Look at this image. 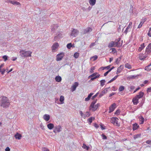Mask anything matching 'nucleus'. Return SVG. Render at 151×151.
<instances>
[{
  "label": "nucleus",
  "instance_id": "8",
  "mask_svg": "<svg viewBox=\"0 0 151 151\" xmlns=\"http://www.w3.org/2000/svg\"><path fill=\"white\" fill-rule=\"evenodd\" d=\"M92 30V29L90 27H88L86 29H83V34H84L86 33H88L91 32Z\"/></svg>",
  "mask_w": 151,
  "mask_h": 151
},
{
  "label": "nucleus",
  "instance_id": "33",
  "mask_svg": "<svg viewBox=\"0 0 151 151\" xmlns=\"http://www.w3.org/2000/svg\"><path fill=\"white\" fill-rule=\"evenodd\" d=\"M131 28L132 27L131 26H129L128 25L127 27L126 28L125 30L124 31V33L126 34L128 32L130 31Z\"/></svg>",
  "mask_w": 151,
  "mask_h": 151
},
{
  "label": "nucleus",
  "instance_id": "43",
  "mask_svg": "<svg viewBox=\"0 0 151 151\" xmlns=\"http://www.w3.org/2000/svg\"><path fill=\"white\" fill-rule=\"evenodd\" d=\"M120 40L119 39L118 40H117L116 41V42L117 44L116 45V47H119L120 46H121V45H120Z\"/></svg>",
  "mask_w": 151,
  "mask_h": 151
},
{
  "label": "nucleus",
  "instance_id": "25",
  "mask_svg": "<svg viewBox=\"0 0 151 151\" xmlns=\"http://www.w3.org/2000/svg\"><path fill=\"white\" fill-rule=\"evenodd\" d=\"M47 127L48 129H52L54 127V125L53 124L49 123L47 124Z\"/></svg>",
  "mask_w": 151,
  "mask_h": 151
},
{
  "label": "nucleus",
  "instance_id": "2",
  "mask_svg": "<svg viewBox=\"0 0 151 151\" xmlns=\"http://www.w3.org/2000/svg\"><path fill=\"white\" fill-rule=\"evenodd\" d=\"M20 55L22 58H26L31 57L32 52L30 51H26L25 50H22L19 51Z\"/></svg>",
  "mask_w": 151,
  "mask_h": 151
},
{
  "label": "nucleus",
  "instance_id": "40",
  "mask_svg": "<svg viewBox=\"0 0 151 151\" xmlns=\"http://www.w3.org/2000/svg\"><path fill=\"white\" fill-rule=\"evenodd\" d=\"M141 136V134H135L134 136V139L139 138Z\"/></svg>",
  "mask_w": 151,
  "mask_h": 151
},
{
  "label": "nucleus",
  "instance_id": "24",
  "mask_svg": "<svg viewBox=\"0 0 151 151\" xmlns=\"http://www.w3.org/2000/svg\"><path fill=\"white\" fill-rule=\"evenodd\" d=\"M10 3L12 4L16 5H19V6L20 5V3L19 2H17L15 1H9Z\"/></svg>",
  "mask_w": 151,
  "mask_h": 151
},
{
  "label": "nucleus",
  "instance_id": "61",
  "mask_svg": "<svg viewBox=\"0 0 151 151\" xmlns=\"http://www.w3.org/2000/svg\"><path fill=\"white\" fill-rule=\"evenodd\" d=\"M120 111L119 109L117 110L115 113V114L119 115L120 114Z\"/></svg>",
  "mask_w": 151,
  "mask_h": 151
},
{
  "label": "nucleus",
  "instance_id": "35",
  "mask_svg": "<svg viewBox=\"0 0 151 151\" xmlns=\"http://www.w3.org/2000/svg\"><path fill=\"white\" fill-rule=\"evenodd\" d=\"M62 37V35L61 33L59 34L58 35L56 36H55L54 38V40H56L58 38H60Z\"/></svg>",
  "mask_w": 151,
  "mask_h": 151
},
{
  "label": "nucleus",
  "instance_id": "22",
  "mask_svg": "<svg viewBox=\"0 0 151 151\" xmlns=\"http://www.w3.org/2000/svg\"><path fill=\"white\" fill-rule=\"evenodd\" d=\"M115 45H114V42L112 41L108 45V47L109 48H110L112 47H114Z\"/></svg>",
  "mask_w": 151,
  "mask_h": 151
},
{
  "label": "nucleus",
  "instance_id": "52",
  "mask_svg": "<svg viewBox=\"0 0 151 151\" xmlns=\"http://www.w3.org/2000/svg\"><path fill=\"white\" fill-rule=\"evenodd\" d=\"M42 151H50L48 148L45 147L42 148Z\"/></svg>",
  "mask_w": 151,
  "mask_h": 151
},
{
  "label": "nucleus",
  "instance_id": "3",
  "mask_svg": "<svg viewBox=\"0 0 151 151\" xmlns=\"http://www.w3.org/2000/svg\"><path fill=\"white\" fill-rule=\"evenodd\" d=\"M129 11L130 13V15H131L136 16L137 14L136 9L135 8H133L132 5H130V9Z\"/></svg>",
  "mask_w": 151,
  "mask_h": 151
},
{
  "label": "nucleus",
  "instance_id": "5",
  "mask_svg": "<svg viewBox=\"0 0 151 151\" xmlns=\"http://www.w3.org/2000/svg\"><path fill=\"white\" fill-rule=\"evenodd\" d=\"M78 33L79 31L78 30L73 28L71 31V35L72 36L76 37L78 35Z\"/></svg>",
  "mask_w": 151,
  "mask_h": 151
},
{
  "label": "nucleus",
  "instance_id": "39",
  "mask_svg": "<svg viewBox=\"0 0 151 151\" xmlns=\"http://www.w3.org/2000/svg\"><path fill=\"white\" fill-rule=\"evenodd\" d=\"M82 147L87 150H88L89 148V146H87L86 144H83V146H82Z\"/></svg>",
  "mask_w": 151,
  "mask_h": 151
},
{
  "label": "nucleus",
  "instance_id": "30",
  "mask_svg": "<svg viewBox=\"0 0 151 151\" xmlns=\"http://www.w3.org/2000/svg\"><path fill=\"white\" fill-rule=\"evenodd\" d=\"M55 80L57 82H59L61 81L62 78L60 76H57L55 78Z\"/></svg>",
  "mask_w": 151,
  "mask_h": 151
},
{
  "label": "nucleus",
  "instance_id": "32",
  "mask_svg": "<svg viewBox=\"0 0 151 151\" xmlns=\"http://www.w3.org/2000/svg\"><path fill=\"white\" fill-rule=\"evenodd\" d=\"M106 93V91L105 90H103L102 91L100 95H99V97L101 98L102 96L104 95Z\"/></svg>",
  "mask_w": 151,
  "mask_h": 151
},
{
  "label": "nucleus",
  "instance_id": "19",
  "mask_svg": "<svg viewBox=\"0 0 151 151\" xmlns=\"http://www.w3.org/2000/svg\"><path fill=\"white\" fill-rule=\"evenodd\" d=\"M139 98H137L136 96L135 98H134L132 99V101L134 105H137L138 103Z\"/></svg>",
  "mask_w": 151,
  "mask_h": 151
},
{
  "label": "nucleus",
  "instance_id": "12",
  "mask_svg": "<svg viewBox=\"0 0 151 151\" xmlns=\"http://www.w3.org/2000/svg\"><path fill=\"white\" fill-rule=\"evenodd\" d=\"M145 52L147 54H150L151 52V43H150L147 47Z\"/></svg>",
  "mask_w": 151,
  "mask_h": 151
},
{
  "label": "nucleus",
  "instance_id": "59",
  "mask_svg": "<svg viewBox=\"0 0 151 151\" xmlns=\"http://www.w3.org/2000/svg\"><path fill=\"white\" fill-rule=\"evenodd\" d=\"M5 71H6V70L5 69H3L2 70H1V71H0V72L1 73V74L2 75H3L4 74Z\"/></svg>",
  "mask_w": 151,
  "mask_h": 151
},
{
  "label": "nucleus",
  "instance_id": "14",
  "mask_svg": "<svg viewBox=\"0 0 151 151\" xmlns=\"http://www.w3.org/2000/svg\"><path fill=\"white\" fill-rule=\"evenodd\" d=\"M50 116L49 115L45 114L43 116V118L46 121H48L50 119Z\"/></svg>",
  "mask_w": 151,
  "mask_h": 151
},
{
  "label": "nucleus",
  "instance_id": "46",
  "mask_svg": "<svg viewBox=\"0 0 151 151\" xmlns=\"http://www.w3.org/2000/svg\"><path fill=\"white\" fill-rule=\"evenodd\" d=\"M94 119V118H93V117H91L88 119V122L90 123V124H91L92 123L93 120Z\"/></svg>",
  "mask_w": 151,
  "mask_h": 151
},
{
  "label": "nucleus",
  "instance_id": "55",
  "mask_svg": "<svg viewBox=\"0 0 151 151\" xmlns=\"http://www.w3.org/2000/svg\"><path fill=\"white\" fill-rule=\"evenodd\" d=\"M2 58L5 61H6L8 58V56L6 55L3 56Z\"/></svg>",
  "mask_w": 151,
  "mask_h": 151
},
{
  "label": "nucleus",
  "instance_id": "57",
  "mask_svg": "<svg viewBox=\"0 0 151 151\" xmlns=\"http://www.w3.org/2000/svg\"><path fill=\"white\" fill-rule=\"evenodd\" d=\"M110 66H111V65H108L107 66H106V67H104L103 68V69H102V70H104L105 69H109V68H110Z\"/></svg>",
  "mask_w": 151,
  "mask_h": 151
},
{
  "label": "nucleus",
  "instance_id": "49",
  "mask_svg": "<svg viewBox=\"0 0 151 151\" xmlns=\"http://www.w3.org/2000/svg\"><path fill=\"white\" fill-rule=\"evenodd\" d=\"M72 47V44L71 43H69L67 44V47L68 48L70 49Z\"/></svg>",
  "mask_w": 151,
  "mask_h": 151
},
{
  "label": "nucleus",
  "instance_id": "37",
  "mask_svg": "<svg viewBox=\"0 0 151 151\" xmlns=\"http://www.w3.org/2000/svg\"><path fill=\"white\" fill-rule=\"evenodd\" d=\"M151 66V64H150L148 66H146L145 68V70L147 71H149L151 70V68H150V66Z\"/></svg>",
  "mask_w": 151,
  "mask_h": 151
},
{
  "label": "nucleus",
  "instance_id": "7",
  "mask_svg": "<svg viewBox=\"0 0 151 151\" xmlns=\"http://www.w3.org/2000/svg\"><path fill=\"white\" fill-rule=\"evenodd\" d=\"M62 127L60 125L56 126L53 130V132L56 133L57 132H59L61 131Z\"/></svg>",
  "mask_w": 151,
  "mask_h": 151
},
{
  "label": "nucleus",
  "instance_id": "9",
  "mask_svg": "<svg viewBox=\"0 0 151 151\" xmlns=\"http://www.w3.org/2000/svg\"><path fill=\"white\" fill-rule=\"evenodd\" d=\"M116 104L115 103H113L111 105L109 108V113H110L113 112L115 108H116Z\"/></svg>",
  "mask_w": 151,
  "mask_h": 151
},
{
  "label": "nucleus",
  "instance_id": "23",
  "mask_svg": "<svg viewBox=\"0 0 151 151\" xmlns=\"http://www.w3.org/2000/svg\"><path fill=\"white\" fill-rule=\"evenodd\" d=\"M96 0H89V2L91 6L94 5L96 2Z\"/></svg>",
  "mask_w": 151,
  "mask_h": 151
},
{
  "label": "nucleus",
  "instance_id": "60",
  "mask_svg": "<svg viewBox=\"0 0 151 151\" xmlns=\"http://www.w3.org/2000/svg\"><path fill=\"white\" fill-rule=\"evenodd\" d=\"M121 60V58L120 57L117 58L116 60L115 63H116L117 64L118 62H119V61H120Z\"/></svg>",
  "mask_w": 151,
  "mask_h": 151
},
{
  "label": "nucleus",
  "instance_id": "10",
  "mask_svg": "<svg viewBox=\"0 0 151 151\" xmlns=\"http://www.w3.org/2000/svg\"><path fill=\"white\" fill-rule=\"evenodd\" d=\"M59 46L58 44V43H55L52 46V50L53 52H55L58 49Z\"/></svg>",
  "mask_w": 151,
  "mask_h": 151
},
{
  "label": "nucleus",
  "instance_id": "41",
  "mask_svg": "<svg viewBox=\"0 0 151 151\" xmlns=\"http://www.w3.org/2000/svg\"><path fill=\"white\" fill-rule=\"evenodd\" d=\"M125 88L123 86H120L119 88V91L121 92L123 91Z\"/></svg>",
  "mask_w": 151,
  "mask_h": 151
},
{
  "label": "nucleus",
  "instance_id": "36",
  "mask_svg": "<svg viewBox=\"0 0 151 151\" xmlns=\"http://www.w3.org/2000/svg\"><path fill=\"white\" fill-rule=\"evenodd\" d=\"M145 47L144 46V43H143L141 45V47H139L138 49V50L139 51H141Z\"/></svg>",
  "mask_w": 151,
  "mask_h": 151
},
{
  "label": "nucleus",
  "instance_id": "31",
  "mask_svg": "<svg viewBox=\"0 0 151 151\" xmlns=\"http://www.w3.org/2000/svg\"><path fill=\"white\" fill-rule=\"evenodd\" d=\"M58 26L57 24L54 25L53 26L51 27V30L52 31L56 29H57Z\"/></svg>",
  "mask_w": 151,
  "mask_h": 151
},
{
  "label": "nucleus",
  "instance_id": "11",
  "mask_svg": "<svg viewBox=\"0 0 151 151\" xmlns=\"http://www.w3.org/2000/svg\"><path fill=\"white\" fill-rule=\"evenodd\" d=\"M78 83L77 82H76L74 83V84L71 87V90L73 92L75 91L76 89V88L78 86Z\"/></svg>",
  "mask_w": 151,
  "mask_h": 151
},
{
  "label": "nucleus",
  "instance_id": "6",
  "mask_svg": "<svg viewBox=\"0 0 151 151\" xmlns=\"http://www.w3.org/2000/svg\"><path fill=\"white\" fill-rule=\"evenodd\" d=\"M64 53L61 52L57 56L56 60L59 61L61 60L64 56Z\"/></svg>",
  "mask_w": 151,
  "mask_h": 151
},
{
  "label": "nucleus",
  "instance_id": "17",
  "mask_svg": "<svg viewBox=\"0 0 151 151\" xmlns=\"http://www.w3.org/2000/svg\"><path fill=\"white\" fill-rule=\"evenodd\" d=\"M140 124H142L144 123V119L142 116H140L139 117Z\"/></svg>",
  "mask_w": 151,
  "mask_h": 151
},
{
  "label": "nucleus",
  "instance_id": "26",
  "mask_svg": "<svg viewBox=\"0 0 151 151\" xmlns=\"http://www.w3.org/2000/svg\"><path fill=\"white\" fill-rule=\"evenodd\" d=\"M119 76V75H117L115 76L114 78H112L111 79L110 81H109L107 83V84H108L110 83H111L114 80H115L117 77Z\"/></svg>",
  "mask_w": 151,
  "mask_h": 151
},
{
  "label": "nucleus",
  "instance_id": "58",
  "mask_svg": "<svg viewBox=\"0 0 151 151\" xmlns=\"http://www.w3.org/2000/svg\"><path fill=\"white\" fill-rule=\"evenodd\" d=\"M95 68L94 67H92L91 68V70L90 71V73H93V70H95Z\"/></svg>",
  "mask_w": 151,
  "mask_h": 151
},
{
  "label": "nucleus",
  "instance_id": "21",
  "mask_svg": "<svg viewBox=\"0 0 151 151\" xmlns=\"http://www.w3.org/2000/svg\"><path fill=\"white\" fill-rule=\"evenodd\" d=\"M93 94V93H90L88 96V97L86 98L85 99V101H88L90 100L91 97L92 95Z\"/></svg>",
  "mask_w": 151,
  "mask_h": 151
},
{
  "label": "nucleus",
  "instance_id": "62",
  "mask_svg": "<svg viewBox=\"0 0 151 151\" xmlns=\"http://www.w3.org/2000/svg\"><path fill=\"white\" fill-rule=\"evenodd\" d=\"M100 125L101 126V128L102 129L104 130L105 129V126H104L102 124H101Z\"/></svg>",
  "mask_w": 151,
  "mask_h": 151
},
{
  "label": "nucleus",
  "instance_id": "45",
  "mask_svg": "<svg viewBox=\"0 0 151 151\" xmlns=\"http://www.w3.org/2000/svg\"><path fill=\"white\" fill-rule=\"evenodd\" d=\"M106 82L105 80H102L100 81L101 86H103L104 85V83Z\"/></svg>",
  "mask_w": 151,
  "mask_h": 151
},
{
  "label": "nucleus",
  "instance_id": "56",
  "mask_svg": "<svg viewBox=\"0 0 151 151\" xmlns=\"http://www.w3.org/2000/svg\"><path fill=\"white\" fill-rule=\"evenodd\" d=\"M101 136L103 139H107V137L104 134H102Z\"/></svg>",
  "mask_w": 151,
  "mask_h": 151
},
{
  "label": "nucleus",
  "instance_id": "34",
  "mask_svg": "<svg viewBox=\"0 0 151 151\" xmlns=\"http://www.w3.org/2000/svg\"><path fill=\"white\" fill-rule=\"evenodd\" d=\"M90 116V114L88 111H87L85 114H83V117L84 118H85L86 117H88Z\"/></svg>",
  "mask_w": 151,
  "mask_h": 151
},
{
  "label": "nucleus",
  "instance_id": "27",
  "mask_svg": "<svg viewBox=\"0 0 151 151\" xmlns=\"http://www.w3.org/2000/svg\"><path fill=\"white\" fill-rule=\"evenodd\" d=\"M119 76V75H117L115 76L114 78H112L111 79L110 81H109L107 83V84H108L110 83H111L114 80H115L117 77Z\"/></svg>",
  "mask_w": 151,
  "mask_h": 151
},
{
  "label": "nucleus",
  "instance_id": "28",
  "mask_svg": "<svg viewBox=\"0 0 151 151\" xmlns=\"http://www.w3.org/2000/svg\"><path fill=\"white\" fill-rule=\"evenodd\" d=\"M119 76V75H117L115 76L114 78H112L111 79L110 81H109L107 83V84H108L110 83H111L114 80H115L117 77Z\"/></svg>",
  "mask_w": 151,
  "mask_h": 151
},
{
  "label": "nucleus",
  "instance_id": "54",
  "mask_svg": "<svg viewBox=\"0 0 151 151\" xmlns=\"http://www.w3.org/2000/svg\"><path fill=\"white\" fill-rule=\"evenodd\" d=\"M110 50H112V52H113L114 53H115L117 52L116 49L115 48H111L110 49Z\"/></svg>",
  "mask_w": 151,
  "mask_h": 151
},
{
  "label": "nucleus",
  "instance_id": "51",
  "mask_svg": "<svg viewBox=\"0 0 151 151\" xmlns=\"http://www.w3.org/2000/svg\"><path fill=\"white\" fill-rule=\"evenodd\" d=\"M144 23V22L143 21H141V22L138 25V28H140L142 26L143 24Z\"/></svg>",
  "mask_w": 151,
  "mask_h": 151
},
{
  "label": "nucleus",
  "instance_id": "1",
  "mask_svg": "<svg viewBox=\"0 0 151 151\" xmlns=\"http://www.w3.org/2000/svg\"><path fill=\"white\" fill-rule=\"evenodd\" d=\"M10 105L9 100L7 97L2 96L1 101V106L4 108H7Z\"/></svg>",
  "mask_w": 151,
  "mask_h": 151
},
{
  "label": "nucleus",
  "instance_id": "4",
  "mask_svg": "<svg viewBox=\"0 0 151 151\" xmlns=\"http://www.w3.org/2000/svg\"><path fill=\"white\" fill-rule=\"evenodd\" d=\"M118 119L116 117H114L111 118V123L114 124L118 126H119V124L118 123Z\"/></svg>",
  "mask_w": 151,
  "mask_h": 151
},
{
  "label": "nucleus",
  "instance_id": "13",
  "mask_svg": "<svg viewBox=\"0 0 151 151\" xmlns=\"http://www.w3.org/2000/svg\"><path fill=\"white\" fill-rule=\"evenodd\" d=\"M123 69V66L122 65H121L117 69L116 74H118L120 73L122 70Z\"/></svg>",
  "mask_w": 151,
  "mask_h": 151
},
{
  "label": "nucleus",
  "instance_id": "53",
  "mask_svg": "<svg viewBox=\"0 0 151 151\" xmlns=\"http://www.w3.org/2000/svg\"><path fill=\"white\" fill-rule=\"evenodd\" d=\"M99 94V92H97L95 95L92 96V99L93 100Z\"/></svg>",
  "mask_w": 151,
  "mask_h": 151
},
{
  "label": "nucleus",
  "instance_id": "29",
  "mask_svg": "<svg viewBox=\"0 0 151 151\" xmlns=\"http://www.w3.org/2000/svg\"><path fill=\"white\" fill-rule=\"evenodd\" d=\"M144 95V93L141 91L139 93V94L137 95L136 96V97L139 98V99L141 97H142Z\"/></svg>",
  "mask_w": 151,
  "mask_h": 151
},
{
  "label": "nucleus",
  "instance_id": "50",
  "mask_svg": "<svg viewBox=\"0 0 151 151\" xmlns=\"http://www.w3.org/2000/svg\"><path fill=\"white\" fill-rule=\"evenodd\" d=\"M55 102L58 104H60V103L58 100V98H55Z\"/></svg>",
  "mask_w": 151,
  "mask_h": 151
},
{
  "label": "nucleus",
  "instance_id": "18",
  "mask_svg": "<svg viewBox=\"0 0 151 151\" xmlns=\"http://www.w3.org/2000/svg\"><path fill=\"white\" fill-rule=\"evenodd\" d=\"M139 127V126L137 124V123H135L133 125L132 129L134 131L137 129Z\"/></svg>",
  "mask_w": 151,
  "mask_h": 151
},
{
  "label": "nucleus",
  "instance_id": "64",
  "mask_svg": "<svg viewBox=\"0 0 151 151\" xmlns=\"http://www.w3.org/2000/svg\"><path fill=\"white\" fill-rule=\"evenodd\" d=\"M148 35L151 37V28L150 29L149 32L148 33Z\"/></svg>",
  "mask_w": 151,
  "mask_h": 151
},
{
  "label": "nucleus",
  "instance_id": "44",
  "mask_svg": "<svg viewBox=\"0 0 151 151\" xmlns=\"http://www.w3.org/2000/svg\"><path fill=\"white\" fill-rule=\"evenodd\" d=\"M97 100L96 99L95 101H92L90 105V107L91 108L92 107H93L95 105V104L96 103Z\"/></svg>",
  "mask_w": 151,
  "mask_h": 151
},
{
  "label": "nucleus",
  "instance_id": "48",
  "mask_svg": "<svg viewBox=\"0 0 151 151\" xmlns=\"http://www.w3.org/2000/svg\"><path fill=\"white\" fill-rule=\"evenodd\" d=\"M79 56V53L78 52H76L75 53L74 55V57L76 58H78V57Z\"/></svg>",
  "mask_w": 151,
  "mask_h": 151
},
{
  "label": "nucleus",
  "instance_id": "42",
  "mask_svg": "<svg viewBox=\"0 0 151 151\" xmlns=\"http://www.w3.org/2000/svg\"><path fill=\"white\" fill-rule=\"evenodd\" d=\"M91 108H92V111H94L96 110L98 108V106H97L96 105Z\"/></svg>",
  "mask_w": 151,
  "mask_h": 151
},
{
  "label": "nucleus",
  "instance_id": "38",
  "mask_svg": "<svg viewBox=\"0 0 151 151\" xmlns=\"http://www.w3.org/2000/svg\"><path fill=\"white\" fill-rule=\"evenodd\" d=\"M125 66L126 68H127L129 69H131L132 68L131 66L128 63H126L125 65Z\"/></svg>",
  "mask_w": 151,
  "mask_h": 151
},
{
  "label": "nucleus",
  "instance_id": "15",
  "mask_svg": "<svg viewBox=\"0 0 151 151\" xmlns=\"http://www.w3.org/2000/svg\"><path fill=\"white\" fill-rule=\"evenodd\" d=\"M14 137L16 139H20L22 138V136L21 134L17 132L15 134Z\"/></svg>",
  "mask_w": 151,
  "mask_h": 151
},
{
  "label": "nucleus",
  "instance_id": "63",
  "mask_svg": "<svg viewBox=\"0 0 151 151\" xmlns=\"http://www.w3.org/2000/svg\"><path fill=\"white\" fill-rule=\"evenodd\" d=\"M91 58H93V60L94 61L97 59V58H98V57L96 55L95 56H94L92 57Z\"/></svg>",
  "mask_w": 151,
  "mask_h": 151
},
{
  "label": "nucleus",
  "instance_id": "20",
  "mask_svg": "<svg viewBox=\"0 0 151 151\" xmlns=\"http://www.w3.org/2000/svg\"><path fill=\"white\" fill-rule=\"evenodd\" d=\"M64 97L63 96H61L60 99V104H63L64 103Z\"/></svg>",
  "mask_w": 151,
  "mask_h": 151
},
{
  "label": "nucleus",
  "instance_id": "16",
  "mask_svg": "<svg viewBox=\"0 0 151 151\" xmlns=\"http://www.w3.org/2000/svg\"><path fill=\"white\" fill-rule=\"evenodd\" d=\"M147 57L146 55H144L143 54H140L139 55V58L141 60H143Z\"/></svg>",
  "mask_w": 151,
  "mask_h": 151
},
{
  "label": "nucleus",
  "instance_id": "47",
  "mask_svg": "<svg viewBox=\"0 0 151 151\" xmlns=\"http://www.w3.org/2000/svg\"><path fill=\"white\" fill-rule=\"evenodd\" d=\"M136 77L132 75L130 76H129L127 77V79H134Z\"/></svg>",
  "mask_w": 151,
  "mask_h": 151
}]
</instances>
